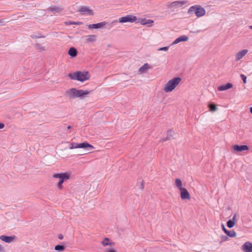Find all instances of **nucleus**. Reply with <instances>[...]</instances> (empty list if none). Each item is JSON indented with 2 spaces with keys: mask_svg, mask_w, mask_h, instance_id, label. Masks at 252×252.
Returning <instances> with one entry per match:
<instances>
[{
  "mask_svg": "<svg viewBox=\"0 0 252 252\" xmlns=\"http://www.w3.org/2000/svg\"><path fill=\"white\" fill-rule=\"evenodd\" d=\"M189 13H195L197 17H200L205 15V9L200 5H194L191 6L189 9Z\"/></svg>",
  "mask_w": 252,
  "mask_h": 252,
  "instance_id": "5",
  "label": "nucleus"
},
{
  "mask_svg": "<svg viewBox=\"0 0 252 252\" xmlns=\"http://www.w3.org/2000/svg\"><path fill=\"white\" fill-rule=\"evenodd\" d=\"M181 81V78L180 77H175L168 80L163 87V91L166 93L172 92Z\"/></svg>",
  "mask_w": 252,
  "mask_h": 252,
  "instance_id": "3",
  "label": "nucleus"
},
{
  "mask_svg": "<svg viewBox=\"0 0 252 252\" xmlns=\"http://www.w3.org/2000/svg\"><path fill=\"white\" fill-rule=\"evenodd\" d=\"M232 149L236 152L248 151L249 149V147L245 145L240 146L238 145H234L232 146Z\"/></svg>",
  "mask_w": 252,
  "mask_h": 252,
  "instance_id": "12",
  "label": "nucleus"
},
{
  "mask_svg": "<svg viewBox=\"0 0 252 252\" xmlns=\"http://www.w3.org/2000/svg\"><path fill=\"white\" fill-rule=\"evenodd\" d=\"M210 111H216L217 110L216 105L215 104H210L209 105Z\"/></svg>",
  "mask_w": 252,
  "mask_h": 252,
  "instance_id": "29",
  "label": "nucleus"
},
{
  "mask_svg": "<svg viewBox=\"0 0 252 252\" xmlns=\"http://www.w3.org/2000/svg\"><path fill=\"white\" fill-rule=\"evenodd\" d=\"M71 126H67V129H70V128H71Z\"/></svg>",
  "mask_w": 252,
  "mask_h": 252,
  "instance_id": "41",
  "label": "nucleus"
},
{
  "mask_svg": "<svg viewBox=\"0 0 252 252\" xmlns=\"http://www.w3.org/2000/svg\"><path fill=\"white\" fill-rule=\"evenodd\" d=\"M242 249L245 252H252V243L246 242L243 245Z\"/></svg>",
  "mask_w": 252,
  "mask_h": 252,
  "instance_id": "13",
  "label": "nucleus"
},
{
  "mask_svg": "<svg viewBox=\"0 0 252 252\" xmlns=\"http://www.w3.org/2000/svg\"><path fill=\"white\" fill-rule=\"evenodd\" d=\"M41 49L43 50H45V49H44V47H42L40 48Z\"/></svg>",
  "mask_w": 252,
  "mask_h": 252,
  "instance_id": "40",
  "label": "nucleus"
},
{
  "mask_svg": "<svg viewBox=\"0 0 252 252\" xmlns=\"http://www.w3.org/2000/svg\"><path fill=\"white\" fill-rule=\"evenodd\" d=\"M68 76L72 80L84 82L89 80L90 75L87 71H77L73 73H69Z\"/></svg>",
  "mask_w": 252,
  "mask_h": 252,
  "instance_id": "4",
  "label": "nucleus"
},
{
  "mask_svg": "<svg viewBox=\"0 0 252 252\" xmlns=\"http://www.w3.org/2000/svg\"><path fill=\"white\" fill-rule=\"evenodd\" d=\"M103 252H117V251L112 248L105 249Z\"/></svg>",
  "mask_w": 252,
  "mask_h": 252,
  "instance_id": "30",
  "label": "nucleus"
},
{
  "mask_svg": "<svg viewBox=\"0 0 252 252\" xmlns=\"http://www.w3.org/2000/svg\"><path fill=\"white\" fill-rule=\"evenodd\" d=\"M17 237L15 235L7 236L6 235H1L0 236V239L5 243H10L16 240Z\"/></svg>",
  "mask_w": 252,
  "mask_h": 252,
  "instance_id": "10",
  "label": "nucleus"
},
{
  "mask_svg": "<svg viewBox=\"0 0 252 252\" xmlns=\"http://www.w3.org/2000/svg\"><path fill=\"white\" fill-rule=\"evenodd\" d=\"M71 176L70 172H65L63 173H56L53 175V177L55 179H59V181L56 184L57 188L59 190L63 189V183L69 179Z\"/></svg>",
  "mask_w": 252,
  "mask_h": 252,
  "instance_id": "2",
  "label": "nucleus"
},
{
  "mask_svg": "<svg viewBox=\"0 0 252 252\" xmlns=\"http://www.w3.org/2000/svg\"><path fill=\"white\" fill-rule=\"evenodd\" d=\"M77 11L80 12L81 14H86L89 15H93L94 14L93 10L87 6H81L79 7Z\"/></svg>",
  "mask_w": 252,
  "mask_h": 252,
  "instance_id": "8",
  "label": "nucleus"
},
{
  "mask_svg": "<svg viewBox=\"0 0 252 252\" xmlns=\"http://www.w3.org/2000/svg\"><path fill=\"white\" fill-rule=\"evenodd\" d=\"M50 10L53 12L59 13L62 10V8L59 7H53L50 8Z\"/></svg>",
  "mask_w": 252,
  "mask_h": 252,
  "instance_id": "26",
  "label": "nucleus"
},
{
  "mask_svg": "<svg viewBox=\"0 0 252 252\" xmlns=\"http://www.w3.org/2000/svg\"><path fill=\"white\" fill-rule=\"evenodd\" d=\"M249 27L250 29H252V26H250Z\"/></svg>",
  "mask_w": 252,
  "mask_h": 252,
  "instance_id": "42",
  "label": "nucleus"
},
{
  "mask_svg": "<svg viewBox=\"0 0 252 252\" xmlns=\"http://www.w3.org/2000/svg\"><path fill=\"white\" fill-rule=\"evenodd\" d=\"M2 251V248L1 246L0 245V252Z\"/></svg>",
  "mask_w": 252,
  "mask_h": 252,
  "instance_id": "38",
  "label": "nucleus"
},
{
  "mask_svg": "<svg viewBox=\"0 0 252 252\" xmlns=\"http://www.w3.org/2000/svg\"><path fill=\"white\" fill-rule=\"evenodd\" d=\"M79 148H89L91 149H94V147L93 145L90 144L89 143L85 142L83 143H79Z\"/></svg>",
  "mask_w": 252,
  "mask_h": 252,
  "instance_id": "19",
  "label": "nucleus"
},
{
  "mask_svg": "<svg viewBox=\"0 0 252 252\" xmlns=\"http://www.w3.org/2000/svg\"><path fill=\"white\" fill-rule=\"evenodd\" d=\"M168 50V47H164L160 48L158 49V51H167Z\"/></svg>",
  "mask_w": 252,
  "mask_h": 252,
  "instance_id": "32",
  "label": "nucleus"
},
{
  "mask_svg": "<svg viewBox=\"0 0 252 252\" xmlns=\"http://www.w3.org/2000/svg\"><path fill=\"white\" fill-rule=\"evenodd\" d=\"M226 224L228 227L232 228L235 225V222L232 220H229L227 221Z\"/></svg>",
  "mask_w": 252,
  "mask_h": 252,
  "instance_id": "28",
  "label": "nucleus"
},
{
  "mask_svg": "<svg viewBox=\"0 0 252 252\" xmlns=\"http://www.w3.org/2000/svg\"><path fill=\"white\" fill-rule=\"evenodd\" d=\"M102 245L104 247L106 246H112L114 245V243L111 242V241L108 238H105L101 242Z\"/></svg>",
  "mask_w": 252,
  "mask_h": 252,
  "instance_id": "16",
  "label": "nucleus"
},
{
  "mask_svg": "<svg viewBox=\"0 0 252 252\" xmlns=\"http://www.w3.org/2000/svg\"><path fill=\"white\" fill-rule=\"evenodd\" d=\"M180 191V196L182 200L188 199L189 200L190 198V194L189 191L186 188L182 189Z\"/></svg>",
  "mask_w": 252,
  "mask_h": 252,
  "instance_id": "11",
  "label": "nucleus"
},
{
  "mask_svg": "<svg viewBox=\"0 0 252 252\" xmlns=\"http://www.w3.org/2000/svg\"><path fill=\"white\" fill-rule=\"evenodd\" d=\"M63 236H59V238L60 239H62L63 238Z\"/></svg>",
  "mask_w": 252,
  "mask_h": 252,
  "instance_id": "39",
  "label": "nucleus"
},
{
  "mask_svg": "<svg viewBox=\"0 0 252 252\" xmlns=\"http://www.w3.org/2000/svg\"><path fill=\"white\" fill-rule=\"evenodd\" d=\"M150 68H151V66L148 63H146L144 64L141 67L139 68L138 69V72L139 74H142L145 73L147 70Z\"/></svg>",
  "mask_w": 252,
  "mask_h": 252,
  "instance_id": "18",
  "label": "nucleus"
},
{
  "mask_svg": "<svg viewBox=\"0 0 252 252\" xmlns=\"http://www.w3.org/2000/svg\"><path fill=\"white\" fill-rule=\"evenodd\" d=\"M137 20L135 16L132 15H127L126 16L121 17L119 19V22L121 23L126 22H136Z\"/></svg>",
  "mask_w": 252,
  "mask_h": 252,
  "instance_id": "6",
  "label": "nucleus"
},
{
  "mask_svg": "<svg viewBox=\"0 0 252 252\" xmlns=\"http://www.w3.org/2000/svg\"><path fill=\"white\" fill-rule=\"evenodd\" d=\"M236 214H235L233 217V218H232V221H235V219H236Z\"/></svg>",
  "mask_w": 252,
  "mask_h": 252,
  "instance_id": "35",
  "label": "nucleus"
},
{
  "mask_svg": "<svg viewBox=\"0 0 252 252\" xmlns=\"http://www.w3.org/2000/svg\"><path fill=\"white\" fill-rule=\"evenodd\" d=\"M66 95L70 99L82 98L88 95L90 92L88 90H77L72 88L66 91Z\"/></svg>",
  "mask_w": 252,
  "mask_h": 252,
  "instance_id": "1",
  "label": "nucleus"
},
{
  "mask_svg": "<svg viewBox=\"0 0 252 252\" xmlns=\"http://www.w3.org/2000/svg\"><path fill=\"white\" fill-rule=\"evenodd\" d=\"M55 250L59 252H63L64 250V247L62 245H56Z\"/></svg>",
  "mask_w": 252,
  "mask_h": 252,
  "instance_id": "24",
  "label": "nucleus"
},
{
  "mask_svg": "<svg viewBox=\"0 0 252 252\" xmlns=\"http://www.w3.org/2000/svg\"><path fill=\"white\" fill-rule=\"evenodd\" d=\"M241 77L242 78L244 83L246 84L247 83V77L244 74H241Z\"/></svg>",
  "mask_w": 252,
  "mask_h": 252,
  "instance_id": "31",
  "label": "nucleus"
},
{
  "mask_svg": "<svg viewBox=\"0 0 252 252\" xmlns=\"http://www.w3.org/2000/svg\"><path fill=\"white\" fill-rule=\"evenodd\" d=\"M250 112L252 114V107L250 108Z\"/></svg>",
  "mask_w": 252,
  "mask_h": 252,
  "instance_id": "37",
  "label": "nucleus"
},
{
  "mask_svg": "<svg viewBox=\"0 0 252 252\" xmlns=\"http://www.w3.org/2000/svg\"><path fill=\"white\" fill-rule=\"evenodd\" d=\"M79 148V143H77L75 142H72L70 144V146L69 147L70 149H77Z\"/></svg>",
  "mask_w": 252,
  "mask_h": 252,
  "instance_id": "25",
  "label": "nucleus"
},
{
  "mask_svg": "<svg viewBox=\"0 0 252 252\" xmlns=\"http://www.w3.org/2000/svg\"><path fill=\"white\" fill-rule=\"evenodd\" d=\"M175 185L176 188L179 190H181L184 188L183 187L182 181L180 179H176L175 180Z\"/></svg>",
  "mask_w": 252,
  "mask_h": 252,
  "instance_id": "22",
  "label": "nucleus"
},
{
  "mask_svg": "<svg viewBox=\"0 0 252 252\" xmlns=\"http://www.w3.org/2000/svg\"><path fill=\"white\" fill-rule=\"evenodd\" d=\"M187 3V1L185 0H177L172 2H169L167 4V6L170 8H177L181 7L183 5Z\"/></svg>",
  "mask_w": 252,
  "mask_h": 252,
  "instance_id": "7",
  "label": "nucleus"
},
{
  "mask_svg": "<svg viewBox=\"0 0 252 252\" xmlns=\"http://www.w3.org/2000/svg\"><path fill=\"white\" fill-rule=\"evenodd\" d=\"M189 39V38L186 35H182L175 39L173 42V44H176L182 41H187Z\"/></svg>",
  "mask_w": 252,
  "mask_h": 252,
  "instance_id": "17",
  "label": "nucleus"
},
{
  "mask_svg": "<svg viewBox=\"0 0 252 252\" xmlns=\"http://www.w3.org/2000/svg\"><path fill=\"white\" fill-rule=\"evenodd\" d=\"M106 25V23L105 22H102L98 23H97V24L89 25L88 26V28L89 29H100V28H102Z\"/></svg>",
  "mask_w": 252,
  "mask_h": 252,
  "instance_id": "14",
  "label": "nucleus"
},
{
  "mask_svg": "<svg viewBox=\"0 0 252 252\" xmlns=\"http://www.w3.org/2000/svg\"><path fill=\"white\" fill-rule=\"evenodd\" d=\"M248 50L247 49L242 50L235 54V61L238 62L244 58L245 55L248 53Z\"/></svg>",
  "mask_w": 252,
  "mask_h": 252,
  "instance_id": "9",
  "label": "nucleus"
},
{
  "mask_svg": "<svg viewBox=\"0 0 252 252\" xmlns=\"http://www.w3.org/2000/svg\"><path fill=\"white\" fill-rule=\"evenodd\" d=\"M226 234L231 237H234L236 236V233L234 231H229L228 230V231L226 232Z\"/></svg>",
  "mask_w": 252,
  "mask_h": 252,
  "instance_id": "27",
  "label": "nucleus"
},
{
  "mask_svg": "<svg viewBox=\"0 0 252 252\" xmlns=\"http://www.w3.org/2000/svg\"><path fill=\"white\" fill-rule=\"evenodd\" d=\"M4 127V124L2 123H0V129H2Z\"/></svg>",
  "mask_w": 252,
  "mask_h": 252,
  "instance_id": "33",
  "label": "nucleus"
},
{
  "mask_svg": "<svg viewBox=\"0 0 252 252\" xmlns=\"http://www.w3.org/2000/svg\"><path fill=\"white\" fill-rule=\"evenodd\" d=\"M223 230L224 231V232L226 233V232L228 231L227 229H225V228L223 226Z\"/></svg>",
  "mask_w": 252,
  "mask_h": 252,
  "instance_id": "36",
  "label": "nucleus"
},
{
  "mask_svg": "<svg viewBox=\"0 0 252 252\" xmlns=\"http://www.w3.org/2000/svg\"><path fill=\"white\" fill-rule=\"evenodd\" d=\"M81 23L78 22H73L71 23V24H75V25H80Z\"/></svg>",
  "mask_w": 252,
  "mask_h": 252,
  "instance_id": "34",
  "label": "nucleus"
},
{
  "mask_svg": "<svg viewBox=\"0 0 252 252\" xmlns=\"http://www.w3.org/2000/svg\"><path fill=\"white\" fill-rule=\"evenodd\" d=\"M68 54L71 57H75L77 56V50L74 48L71 47L69 49L68 51Z\"/></svg>",
  "mask_w": 252,
  "mask_h": 252,
  "instance_id": "23",
  "label": "nucleus"
},
{
  "mask_svg": "<svg viewBox=\"0 0 252 252\" xmlns=\"http://www.w3.org/2000/svg\"><path fill=\"white\" fill-rule=\"evenodd\" d=\"M136 22H139L141 25H145L147 24H152L154 22V21L153 20L151 19H141L138 22L136 21Z\"/></svg>",
  "mask_w": 252,
  "mask_h": 252,
  "instance_id": "21",
  "label": "nucleus"
},
{
  "mask_svg": "<svg viewBox=\"0 0 252 252\" xmlns=\"http://www.w3.org/2000/svg\"><path fill=\"white\" fill-rule=\"evenodd\" d=\"M86 42H93L96 40V35L94 34L89 35L85 36Z\"/></svg>",
  "mask_w": 252,
  "mask_h": 252,
  "instance_id": "20",
  "label": "nucleus"
},
{
  "mask_svg": "<svg viewBox=\"0 0 252 252\" xmlns=\"http://www.w3.org/2000/svg\"><path fill=\"white\" fill-rule=\"evenodd\" d=\"M233 87L232 84L230 83H228L224 85H220L219 87H218L217 89L219 91H225L226 90L231 89Z\"/></svg>",
  "mask_w": 252,
  "mask_h": 252,
  "instance_id": "15",
  "label": "nucleus"
}]
</instances>
